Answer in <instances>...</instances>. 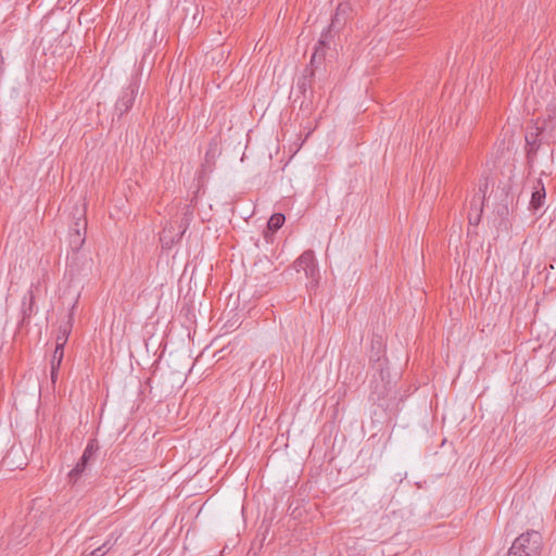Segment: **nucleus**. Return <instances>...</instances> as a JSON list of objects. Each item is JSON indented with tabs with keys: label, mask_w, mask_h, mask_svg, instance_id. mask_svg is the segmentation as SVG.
<instances>
[{
	"label": "nucleus",
	"mask_w": 556,
	"mask_h": 556,
	"mask_svg": "<svg viewBox=\"0 0 556 556\" xmlns=\"http://www.w3.org/2000/svg\"><path fill=\"white\" fill-rule=\"evenodd\" d=\"M543 544V538L538 531H527L520 534L510 546L514 551L521 556H539Z\"/></svg>",
	"instance_id": "obj_1"
},
{
	"label": "nucleus",
	"mask_w": 556,
	"mask_h": 556,
	"mask_svg": "<svg viewBox=\"0 0 556 556\" xmlns=\"http://www.w3.org/2000/svg\"><path fill=\"white\" fill-rule=\"evenodd\" d=\"M543 544V538L538 531H527L520 534L510 546L514 551L521 556H539Z\"/></svg>",
	"instance_id": "obj_2"
},
{
	"label": "nucleus",
	"mask_w": 556,
	"mask_h": 556,
	"mask_svg": "<svg viewBox=\"0 0 556 556\" xmlns=\"http://www.w3.org/2000/svg\"><path fill=\"white\" fill-rule=\"evenodd\" d=\"M543 544V538L538 531H527L520 534L510 546L514 551L521 556H539Z\"/></svg>",
	"instance_id": "obj_3"
},
{
	"label": "nucleus",
	"mask_w": 556,
	"mask_h": 556,
	"mask_svg": "<svg viewBox=\"0 0 556 556\" xmlns=\"http://www.w3.org/2000/svg\"><path fill=\"white\" fill-rule=\"evenodd\" d=\"M98 451V445L94 441H90L79 462L76 464V466L68 472V479L71 482L75 483L79 478L80 476L83 475V472L86 470L87 468V465L89 463V460L91 458H93L96 452Z\"/></svg>",
	"instance_id": "obj_4"
},
{
	"label": "nucleus",
	"mask_w": 556,
	"mask_h": 556,
	"mask_svg": "<svg viewBox=\"0 0 556 556\" xmlns=\"http://www.w3.org/2000/svg\"><path fill=\"white\" fill-rule=\"evenodd\" d=\"M296 269L298 271L303 270L306 277L312 279L316 278L318 275V267L313 251L308 250L302 253L296 261Z\"/></svg>",
	"instance_id": "obj_5"
},
{
	"label": "nucleus",
	"mask_w": 556,
	"mask_h": 556,
	"mask_svg": "<svg viewBox=\"0 0 556 556\" xmlns=\"http://www.w3.org/2000/svg\"><path fill=\"white\" fill-rule=\"evenodd\" d=\"M139 91V84L137 81L131 83L122 93L116 102V110L121 114L126 113L134 104L135 98Z\"/></svg>",
	"instance_id": "obj_6"
},
{
	"label": "nucleus",
	"mask_w": 556,
	"mask_h": 556,
	"mask_svg": "<svg viewBox=\"0 0 556 556\" xmlns=\"http://www.w3.org/2000/svg\"><path fill=\"white\" fill-rule=\"evenodd\" d=\"M75 302H77V299L75 300ZM75 304L76 303H74L72 305V308H71V312L68 315V320L64 325H61L59 328V332L55 337V344L59 346H64L68 340V336L72 331V319H73V311L75 308Z\"/></svg>",
	"instance_id": "obj_7"
},
{
	"label": "nucleus",
	"mask_w": 556,
	"mask_h": 556,
	"mask_svg": "<svg viewBox=\"0 0 556 556\" xmlns=\"http://www.w3.org/2000/svg\"><path fill=\"white\" fill-rule=\"evenodd\" d=\"M185 232V229L180 232L174 233L173 226H166L163 231L161 232L160 240L162 242V245L169 249L172 245L180 240L182 233Z\"/></svg>",
	"instance_id": "obj_8"
},
{
	"label": "nucleus",
	"mask_w": 556,
	"mask_h": 556,
	"mask_svg": "<svg viewBox=\"0 0 556 556\" xmlns=\"http://www.w3.org/2000/svg\"><path fill=\"white\" fill-rule=\"evenodd\" d=\"M87 223L85 218H78L76 222V228L72 232L77 236V240H72V248L74 250H79L85 242V232H86Z\"/></svg>",
	"instance_id": "obj_9"
},
{
	"label": "nucleus",
	"mask_w": 556,
	"mask_h": 556,
	"mask_svg": "<svg viewBox=\"0 0 556 556\" xmlns=\"http://www.w3.org/2000/svg\"><path fill=\"white\" fill-rule=\"evenodd\" d=\"M533 189L534 190H533L532 195H531L530 204H531L532 208L538 210L544 203V199H545V195H546L545 188H544L543 182L541 180H538L536 185L534 186Z\"/></svg>",
	"instance_id": "obj_10"
},
{
	"label": "nucleus",
	"mask_w": 556,
	"mask_h": 556,
	"mask_svg": "<svg viewBox=\"0 0 556 556\" xmlns=\"http://www.w3.org/2000/svg\"><path fill=\"white\" fill-rule=\"evenodd\" d=\"M285 215L281 213L273 214L267 223L268 229L276 231L278 230L285 223Z\"/></svg>",
	"instance_id": "obj_11"
},
{
	"label": "nucleus",
	"mask_w": 556,
	"mask_h": 556,
	"mask_svg": "<svg viewBox=\"0 0 556 556\" xmlns=\"http://www.w3.org/2000/svg\"><path fill=\"white\" fill-rule=\"evenodd\" d=\"M63 356H64V346H59L55 344V349H54V352H53L51 361H50V366L53 369L60 368Z\"/></svg>",
	"instance_id": "obj_12"
},
{
	"label": "nucleus",
	"mask_w": 556,
	"mask_h": 556,
	"mask_svg": "<svg viewBox=\"0 0 556 556\" xmlns=\"http://www.w3.org/2000/svg\"><path fill=\"white\" fill-rule=\"evenodd\" d=\"M325 38H326V35H323V36H321V38H320V40L318 41L319 47H318V48H316V51H315L314 55L312 56V60H311V63H312V64L317 60V58H320V59H323V58H324V55H317V53H318V52H319V50H320V49H323V48H324V46L326 45V39H325Z\"/></svg>",
	"instance_id": "obj_13"
},
{
	"label": "nucleus",
	"mask_w": 556,
	"mask_h": 556,
	"mask_svg": "<svg viewBox=\"0 0 556 556\" xmlns=\"http://www.w3.org/2000/svg\"><path fill=\"white\" fill-rule=\"evenodd\" d=\"M59 369H60V368H55V369H53V368L51 367V370H50V377H51V382H52L53 384L56 382Z\"/></svg>",
	"instance_id": "obj_14"
},
{
	"label": "nucleus",
	"mask_w": 556,
	"mask_h": 556,
	"mask_svg": "<svg viewBox=\"0 0 556 556\" xmlns=\"http://www.w3.org/2000/svg\"><path fill=\"white\" fill-rule=\"evenodd\" d=\"M72 240H77V236L70 233V243L72 244Z\"/></svg>",
	"instance_id": "obj_15"
},
{
	"label": "nucleus",
	"mask_w": 556,
	"mask_h": 556,
	"mask_svg": "<svg viewBox=\"0 0 556 556\" xmlns=\"http://www.w3.org/2000/svg\"><path fill=\"white\" fill-rule=\"evenodd\" d=\"M15 453H17V451H15L14 448H12V450L10 451V453H9V456H10V455H13V454H15Z\"/></svg>",
	"instance_id": "obj_16"
}]
</instances>
